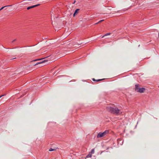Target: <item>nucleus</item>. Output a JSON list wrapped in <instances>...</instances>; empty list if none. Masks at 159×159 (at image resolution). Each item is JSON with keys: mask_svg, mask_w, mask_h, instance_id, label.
Here are the masks:
<instances>
[{"mask_svg": "<svg viewBox=\"0 0 159 159\" xmlns=\"http://www.w3.org/2000/svg\"><path fill=\"white\" fill-rule=\"evenodd\" d=\"M94 153V149H93L92 150L90 153L92 154H93Z\"/></svg>", "mask_w": 159, "mask_h": 159, "instance_id": "9d476101", "label": "nucleus"}, {"mask_svg": "<svg viewBox=\"0 0 159 159\" xmlns=\"http://www.w3.org/2000/svg\"><path fill=\"white\" fill-rule=\"evenodd\" d=\"M42 59H36L35 60H34V61H39V60H40Z\"/></svg>", "mask_w": 159, "mask_h": 159, "instance_id": "dca6fc26", "label": "nucleus"}, {"mask_svg": "<svg viewBox=\"0 0 159 159\" xmlns=\"http://www.w3.org/2000/svg\"><path fill=\"white\" fill-rule=\"evenodd\" d=\"M4 6V7H2L1 9H0V11L1 10H2V9H3V8H4L5 7H8V6Z\"/></svg>", "mask_w": 159, "mask_h": 159, "instance_id": "9b49d317", "label": "nucleus"}, {"mask_svg": "<svg viewBox=\"0 0 159 159\" xmlns=\"http://www.w3.org/2000/svg\"><path fill=\"white\" fill-rule=\"evenodd\" d=\"M145 90V89L143 88H142L139 89V90H138V92L140 93H143Z\"/></svg>", "mask_w": 159, "mask_h": 159, "instance_id": "7ed1b4c3", "label": "nucleus"}, {"mask_svg": "<svg viewBox=\"0 0 159 159\" xmlns=\"http://www.w3.org/2000/svg\"><path fill=\"white\" fill-rule=\"evenodd\" d=\"M15 58H14L13 59H15Z\"/></svg>", "mask_w": 159, "mask_h": 159, "instance_id": "aec40b11", "label": "nucleus"}, {"mask_svg": "<svg viewBox=\"0 0 159 159\" xmlns=\"http://www.w3.org/2000/svg\"><path fill=\"white\" fill-rule=\"evenodd\" d=\"M5 95H5H2L0 96V98H1V97H3V96H4Z\"/></svg>", "mask_w": 159, "mask_h": 159, "instance_id": "f3484780", "label": "nucleus"}, {"mask_svg": "<svg viewBox=\"0 0 159 159\" xmlns=\"http://www.w3.org/2000/svg\"><path fill=\"white\" fill-rule=\"evenodd\" d=\"M80 9H77L75 10V12L73 14V16L74 17L76 15L77 13H78V11H79Z\"/></svg>", "mask_w": 159, "mask_h": 159, "instance_id": "423d86ee", "label": "nucleus"}, {"mask_svg": "<svg viewBox=\"0 0 159 159\" xmlns=\"http://www.w3.org/2000/svg\"><path fill=\"white\" fill-rule=\"evenodd\" d=\"M92 157V154L90 153H89L86 157H87L89 158V157Z\"/></svg>", "mask_w": 159, "mask_h": 159, "instance_id": "1a4fd4ad", "label": "nucleus"}, {"mask_svg": "<svg viewBox=\"0 0 159 159\" xmlns=\"http://www.w3.org/2000/svg\"><path fill=\"white\" fill-rule=\"evenodd\" d=\"M55 149H53L52 148H50L49 149V151H54V150H55Z\"/></svg>", "mask_w": 159, "mask_h": 159, "instance_id": "4468645a", "label": "nucleus"}, {"mask_svg": "<svg viewBox=\"0 0 159 159\" xmlns=\"http://www.w3.org/2000/svg\"><path fill=\"white\" fill-rule=\"evenodd\" d=\"M16 39H14V40H13L12 41V43H13L14 42V41H16Z\"/></svg>", "mask_w": 159, "mask_h": 159, "instance_id": "a211bd4d", "label": "nucleus"}, {"mask_svg": "<svg viewBox=\"0 0 159 159\" xmlns=\"http://www.w3.org/2000/svg\"><path fill=\"white\" fill-rule=\"evenodd\" d=\"M39 4H37V5H33V6H30V7H28L27 8V10H29V9H31V8H34V7H37L38 6H39Z\"/></svg>", "mask_w": 159, "mask_h": 159, "instance_id": "20e7f679", "label": "nucleus"}, {"mask_svg": "<svg viewBox=\"0 0 159 159\" xmlns=\"http://www.w3.org/2000/svg\"><path fill=\"white\" fill-rule=\"evenodd\" d=\"M140 89L138 84H136L135 85V89L136 91L138 92V90H139Z\"/></svg>", "mask_w": 159, "mask_h": 159, "instance_id": "39448f33", "label": "nucleus"}, {"mask_svg": "<svg viewBox=\"0 0 159 159\" xmlns=\"http://www.w3.org/2000/svg\"><path fill=\"white\" fill-rule=\"evenodd\" d=\"M106 109L107 111L113 114L119 115L122 113L117 107L113 108L110 106H108L106 107Z\"/></svg>", "mask_w": 159, "mask_h": 159, "instance_id": "f257e3e1", "label": "nucleus"}, {"mask_svg": "<svg viewBox=\"0 0 159 159\" xmlns=\"http://www.w3.org/2000/svg\"><path fill=\"white\" fill-rule=\"evenodd\" d=\"M47 61H46V60H44L42 62H38L37 63H36L35 65L34 66H36L38 65L39 64H43V63H44V62H46Z\"/></svg>", "mask_w": 159, "mask_h": 159, "instance_id": "0eeeda50", "label": "nucleus"}, {"mask_svg": "<svg viewBox=\"0 0 159 159\" xmlns=\"http://www.w3.org/2000/svg\"><path fill=\"white\" fill-rule=\"evenodd\" d=\"M104 20H101L99 21L98 22V23H95V25H97V24H98V23H100V22H102V21H104Z\"/></svg>", "mask_w": 159, "mask_h": 159, "instance_id": "f8f14e48", "label": "nucleus"}, {"mask_svg": "<svg viewBox=\"0 0 159 159\" xmlns=\"http://www.w3.org/2000/svg\"><path fill=\"white\" fill-rule=\"evenodd\" d=\"M110 34H111L110 33H108L107 34H105V35L103 36L102 37V38L104 37L105 36H107L108 35H109Z\"/></svg>", "mask_w": 159, "mask_h": 159, "instance_id": "ddd939ff", "label": "nucleus"}, {"mask_svg": "<svg viewBox=\"0 0 159 159\" xmlns=\"http://www.w3.org/2000/svg\"><path fill=\"white\" fill-rule=\"evenodd\" d=\"M42 66V65H41L40 66Z\"/></svg>", "mask_w": 159, "mask_h": 159, "instance_id": "6ab92c4d", "label": "nucleus"}, {"mask_svg": "<svg viewBox=\"0 0 159 159\" xmlns=\"http://www.w3.org/2000/svg\"><path fill=\"white\" fill-rule=\"evenodd\" d=\"M109 132L108 130H106L103 132H100L99 133L97 136V137L98 138H101L102 137L104 136L107 134H108Z\"/></svg>", "mask_w": 159, "mask_h": 159, "instance_id": "f03ea898", "label": "nucleus"}, {"mask_svg": "<svg viewBox=\"0 0 159 159\" xmlns=\"http://www.w3.org/2000/svg\"><path fill=\"white\" fill-rule=\"evenodd\" d=\"M104 80V79H99V80H96L94 78H93L92 79L93 81H96V82H98V81H101L102 80Z\"/></svg>", "mask_w": 159, "mask_h": 159, "instance_id": "6e6552de", "label": "nucleus"}, {"mask_svg": "<svg viewBox=\"0 0 159 159\" xmlns=\"http://www.w3.org/2000/svg\"><path fill=\"white\" fill-rule=\"evenodd\" d=\"M53 12H54V11H53V10H52V11H51V16H52V14L53 13Z\"/></svg>", "mask_w": 159, "mask_h": 159, "instance_id": "2eb2a0df", "label": "nucleus"}]
</instances>
